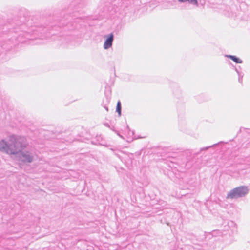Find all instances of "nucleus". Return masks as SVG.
<instances>
[{"label":"nucleus","mask_w":250,"mask_h":250,"mask_svg":"<svg viewBox=\"0 0 250 250\" xmlns=\"http://www.w3.org/2000/svg\"><path fill=\"white\" fill-rule=\"evenodd\" d=\"M25 137L11 135L8 140L2 139L0 141V151L8 154L19 153L21 160L24 163H31L37 158L35 150H23L28 145Z\"/></svg>","instance_id":"1"},{"label":"nucleus","mask_w":250,"mask_h":250,"mask_svg":"<svg viewBox=\"0 0 250 250\" xmlns=\"http://www.w3.org/2000/svg\"><path fill=\"white\" fill-rule=\"evenodd\" d=\"M249 189L248 186H241L231 190L227 195L228 199H238L245 197L248 194Z\"/></svg>","instance_id":"2"},{"label":"nucleus","mask_w":250,"mask_h":250,"mask_svg":"<svg viewBox=\"0 0 250 250\" xmlns=\"http://www.w3.org/2000/svg\"><path fill=\"white\" fill-rule=\"evenodd\" d=\"M104 38H106V40L104 44V48L106 50L112 46L114 41V35L113 33H111L109 35H105Z\"/></svg>","instance_id":"3"},{"label":"nucleus","mask_w":250,"mask_h":250,"mask_svg":"<svg viewBox=\"0 0 250 250\" xmlns=\"http://www.w3.org/2000/svg\"><path fill=\"white\" fill-rule=\"evenodd\" d=\"M28 36V34L26 33H24L22 32L20 33L18 36H15L14 37V39L20 42H25L24 40L22 39L23 37L25 36V38L28 39H30L27 36Z\"/></svg>","instance_id":"4"},{"label":"nucleus","mask_w":250,"mask_h":250,"mask_svg":"<svg viewBox=\"0 0 250 250\" xmlns=\"http://www.w3.org/2000/svg\"><path fill=\"white\" fill-rule=\"evenodd\" d=\"M238 163L250 166V154L249 156H245L244 158H241Z\"/></svg>","instance_id":"5"},{"label":"nucleus","mask_w":250,"mask_h":250,"mask_svg":"<svg viewBox=\"0 0 250 250\" xmlns=\"http://www.w3.org/2000/svg\"><path fill=\"white\" fill-rule=\"evenodd\" d=\"M226 57L230 58V59H231L232 61H233L234 62H235L237 63H241L243 62L241 59H240L239 58L235 56L229 55H226Z\"/></svg>","instance_id":"6"},{"label":"nucleus","mask_w":250,"mask_h":250,"mask_svg":"<svg viewBox=\"0 0 250 250\" xmlns=\"http://www.w3.org/2000/svg\"><path fill=\"white\" fill-rule=\"evenodd\" d=\"M121 104L120 101H118L116 106V112L118 113L119 116L121 114Z\"/></svg>","instance_id":"7"},{"label":"nucleus","mask_w":250,"mask_h":250,"mask_svg":"<svg viewBox=\"0 0 250 250\" xmlns=\"http://www.w3.org/2000/svg\"><path fill=\"white\" fill-rule=\"evenodd\" d=\"M187 2L192 5H198V1L197 0H187Z\"/></svg>","instance_id":"8"},{"label":"nucleus","mask_w":250,"mask_h":250,"mask_svg":"<svg viewBox=\"0 0 250 250\" xmlns=\"http://www.w3.org/2000/svg\"><path fill=\"white\" fill-rule=\"evenodd\" d=\"M238 75V82L240 83H242V79L243 77V74L242 73H239Z\"/></svg>","instance_id":"9"},{"label":"nucleus","mask_w":250,"mask_h":250,"mask_svg":"<svg viewBox=\"0 0 250 250\" xmlns=\"http://www.w3.org/2000/svg\"><path fill=\"white\" fill-rule=\"evenodd\" d=\"M217 145V144H214L211 146H208V147H203V148H201L200 149V151H204V150H208V148H210V147H213L214 146H215Z\"/></svg>","instance_id":"10"},{"label":"nucleus","mask_w":250,"mask_h":250,"mask_svg":"<svg viewBox=\"0 0 250 250\" xmlns=\"http://www.w3.org/2000/svg\"><path fill=\"white\" fill-rule=\"evenodd\" d=\"M235 70L236 71V72H237V73L238 74V75L239 74V73H242L241 71H240L237 68H235Z\"/></svg>","instance_id":"11"},{"label":"nucleus","mask_w":250,"mask_h":250,"mask_svg":"<svg viewBox=\"0 0 250 250\" xmlns=\"http://www.w3.org/2000/svg\"><path fill=\"white\" fill-rule=\"evenodd\" d=\"M104 107L105 109L107 112L108 111V108L106 105H104Z\"/></svg>","instance_id":"12"},{"label":"nucleus","mask_w":250,"mask_h":250,"mask_svg":"<svg viewBox=\"0 0 250 250\" xmlns=\"http://www.w3.org/2000/svg\"><path fill=\"white\" fill-rule=\"evenodd\" d=\"M181 2H185L187 1V0H178Z\"/></svg>","instance_id":"13"},{"label":"nucleus","mask_w":250,"mask_h":250,"mask_svg":"<svg viewBox=\"0 0 250 250\" xmlns=\"http://www.w3.org/2000/svg\"><path fill=\"white\" fill-rule=\"evenodd\" d=\"M104 125L108 127H110V126L109 125V124L108 123H105L104 124Z\"/></svg>","instance_id":"14"},{"label":"nucleus","mask_w":250,"mask_h":250,"mask_svg":"<svg viewBox=\"0 0 250 250\" xmlns=\"http://www.w3.org/2000/svg\"><path fill=\"white\" fill-rule=\"evenodd\" d=\"M117 133L118 135L119 136H120L121 138H123V136H122V135H121V134H120L119 133H117Z\"/></svg>","instance_id":"15"},{"label":"nucleus","mask_w":250,"mask_h":250,"mask_svg":"<svg viewBox=\"0 0 250 250\" xmlns=\"http://www.w3.org/2000/svg\"><path fill=\"white\" fill-rule=\"evenodd\" d=\"M189 249H190H190H193V247H191V246H190V247H189Z\"/></svg>","instance_id":"16"},{"label":"nucleus","mask_w":250,"mask_h":250,"mask_svg":"<svg viewBox=\"0 0 250 250\" xmlns=\"http://www.w3.org/2000/svg\"><path fill=\"white\" fill-rule=\"evenodd\" d=\"M131 133H132V134H134V132H133V131H131Z\"/></svg>","instance_id":"17"}]
</instances>
